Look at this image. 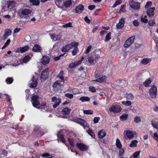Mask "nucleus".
<instances>
[{
    "mask_svg": "<svg viewBox=\"0 0 158 158\" xmlns=\"http://www.w3.org/2000/svg\"><path fill=\"white\" fill-rule=\"evenodd\" d=\"M29 83V86L31 88L36 87L38 84L36 80H30Z\"/></svg>",
    "mask_w": 158,
    "mask_h": 158,
    "instance_id": "obj_19",
    "label": "nucleus"
},
{
    "mask_svg": "<svg viewBox=\"0 0 158 158\" xmlns=\"http://www.w3.org/2000/svg\"><path fill=\"white\" fill-rule=\"evenodd\" d=\"M138 143V141L137 140H133L131 142L129 147L131 148L135 147L137 146Z\"/></svg>",
    "mask_w": 158,
    "mask_h": 158,
    "instance_id": "obj_34",
    "label": "nucleus"
},
{
    "mask_svg": "<svg viewBox=\"0 0 158 158\" xmlns=\"http://www.w3.org/2000/svg\"><path fill=\"white\" fill-rule=\"evenodd\" d=\"M64 73V72L63 71H61L58 75V77H59L60 79H64V77L63 74Z\"/></svg>",
    "mask_w": 158,
    "mask_h": 158,
    "instance_id": "obj_50",
    "label": "nucleus"
},
{
    "mask_svg": "<svg viewBox=\"0 0 158 158\" xmlns=\"http://www.w3.org/2000/svg\"><path fill=\"white\" fill-rule=\"evenodd\" d=\"M55 3L58 7L62 8L64 0H54Z\"/></svg>",
    "mask_w": 158,
    "mask_h": 158,
    "instance_id": "obj_21",
    "label": "nucleus"
},
{
    "mask_svg": "<svg viewBox=\"0 0 158 158\" xmlns=\"http://www.w3.org/2000/svg\"><path fill=\"white\" fill-rule=\"evenodd\" d=\"M31 58L29 55H27L25 56L22 60H19L20 63L23 64V63H26Z\"/></svg>",
    "mask_w": 158,
    "mask_h": 158,
    "instance_id": "obj_22",
    "label": "nucleus"
},
{
    "mask_svg": "<svg viewBox=\"0 0 158 158\" xmlns=\"http://www.w3.org/2000/svg\"><path fill=\"white\" fill-rule=\"evenodd\" d=\"M134 36H131L128 38L125 41L124 44V48H129L134 42Z\"/></svg>",
    "mask_w": 158,
    "mask_h": 158,
    "instance_id": "obj_8",
    "label": "nucleus"
},
{
    "mask_svg": "<svg viewBox=\"0 0 158 158\" xmlns=\"http://www.w3.org/2000/svg\"><path fill=\"white\" fill-rule=\"evenodd\" d=\"M121 110V106L117 105H112L109 108V110L110 112H113L114 113L119 112Z\"/></svg>",
    "mask_w": 158,
    "mask_h": 158,
    "instance_id": "obj_7",
    "label": "nucleus"
},
{
    "mask_svg": "<svg viewBox=\"0 0 158 158\" xmlns=\"http://www.w3.org/2000/svg\"><path fill=\"white\" fill-rule=\"evenodd\" d=\"M72 4L71 0H67L64 2L62 6L66 8L69 7Z\"/></svg>",
    "mask_w": 158,
    "mask_h": 158,
    "instance_id": "obj_23",
    "label": "nucleus"
},
{
    "mask_svg": "<svg viewBox=\"0 0 158 158\" xmlns=\"http://www.w3.org/2000/svg\"><path fill=\"white\" fill-rule=\"evenodd\" d=\"M87 131L88 134L92 138H95V135L94 133L91 130H87Z\"/></svg>",
    "mask_w": 158,
    "mask_h": 158,
    "instance_id": "obj_42",
    "label": "nucleus"
},
{
    "mask_svg": "<svg viewBox=\"0 0 158 158\" xmlns=\"http://www.w3.org/2000/svg\"><path fill=\"white\" fill-rule=\"evenodd\" d=\"M100 119V118L98 117H95L93 120V121L94 123H96L98 122L99 120Z\"/></svg>",
    "mask_w": 158,
    "mask_h": 158,
    "instance_id": "obj_62",
    "label": "nucleus"
},
{
    "mask_svg": "<svg viewBox=\"0 0 158 158\" xmlns=\"http://www.w3.org/2000/svg\"><path fill=\"white\" fill-rule=\"evenodd\" d=\"M21 11H19L18 13V15L20 18L23 17V15H28L31 14L32 11L31 10L28 9L20 10Z\"/></svg>",
    "mask_w": 158,
    "mask_h": 158,
    "instance_id": "obj_5",
    "label": "nucleus"
},
{
    "mask_svg": "<svg viewBox=\"0 0 158 158\" xmlns=\"http://www.w3.org/2000/svg\"><path fill=\"white\" fill-rule=\"evenodd\" d=\"M50 36L51 39L55 41L60 40L61 38V35H60L55 33L53 34H51Z\"/></svg>",
    "mask_w": 158,
    "mask_h": 158,
    "instance_id": "obj_17",
    "label": "nucleus"
},
{
    "mask_svg": "<svg viewBox=\"0 0 158 158\" xmlns=\"http://www.w3.org/2000/svg\"><path fill=\"white\" fill-rule=\"evenodd\" d=\"M40 3V1L39 0H35V1L34 2L33 5L34 6H38Z\"/></svg>",
    "mask_w": 158,
    "mask_h": 158,
    "instance_id": "obj_63",
    "label": "nucleus"
},
{
    "mask_svg": "<svg viewBox=\"0 0 158 158\" xmlns=\"http://www.w3.org/2000/svg\"><path fill=\"white\" fill-rule=\"evenodd\" d=\"M128 118V115L127 114H125L124 115H122L120 117V119L121 121H125Z\"/></svg>",
    "mask_w": 158,
    "mask_h": 158,
    "instance_id": "obj_47",
    "label": "nucleus"
},
{
    "mask_svg": "<svg viewBox=\"0 0 158 158\" xmlns=\"http://www.w3.org/2000/svg\"><path fill=\"white\" fill-rule=\"evenodd\" d=\"M70 111V110L67 107L64 109L62 111V114L64 115H68L69 114Z\"/></svg>",
    "mask_w": 158,
    "mask_h": 158,
    "instance_id": "obj_26",
    "label": "nucleus"
},
{
    "mask_svg": "<svg viewBox=\"0 0 158 158\" xmlns=\"http://www.w3.org/2000/svg\"><path fill=\"white\" fill-rule=\"evenodd\" d=\"M20 52L23 53L27 51L29 49V47L28 46H26L23 47H20Z\"/></svg>",
    "mask_w": 158,
    "mask_h": 158,
    "instance_id": "obj_29",
    "label": "nucleus"
},
{
    "mask_svg": "<svg viewBox=\"0 0 158 158\" xmlns=\"http://www.w3.org/2000/svg\"><path fill=\"white\" fill-rule=\"evenodd\" d=\"M79 100L82 102H84L89 101L90 100V99L88 97L82 96L80 98Z\"/></svg>",
    "mask_w": 158,
    "mask_h": 158,
    "instance_id": "obj_31",
    "label": "nucleus"
},
{
    "mask_svg": "<svg viewBox=\"0 0 158 158\" xmlns=\"http://www.w3.org/2000/svg\"><path fill=\"white\" fill-rule=\"evenodd\" d=\"M122 103L123 104L127 106H130L131 104V102L129 101H123L122 102Z\"/></svg>",
    "mask_w": 158,
    "mask_h": 158,
    "instance_id": "obj_43",
    "label": "nucleus"
},
{
    "mask_svg": "<svg viewBox=\"0 0 158 158\" xmlns=\"http://www.w3.org/2000/svg\"><path fill=\"white\" fill-rule=\"evenodd\" d=\"M126 135L128 138L130 139H132L134 137V134L133 132L129 130L126 131Z\"/></svg>",
    "mask_w": 158,
    "mask_h": 158,
    "instance_id": "obj_24",
    "label": "nucleus"
},
{
    "mask_svg": "<svg viewBox=\"0 0 158 158\" xmlns=\"http://www.w3.org/2000/svg\"><path fill=\"white\" fill-rule=\"evenodd\" d=\"M76 145L78 148L81 151H86L88 150V147L83 143H78Z\"/></svg>",
    "mask_w": 158,
    "mask_h": 158,
    "instance_id": "obj_12",
    "label": "nucleus"
},
{
    "mask_svg": "<svg viewBox=\"0 0 158 158\" xmlns=\"http://www.w3.org/2000/svg\"><path fill=\"white\" fill-rule=\"evenodd\" d=\"M41 62L44 65H46L49 63L50 61V58L49 56H44L41 59Z\"/></svg>",
    "mask_w": 158,
    "mask_h": 158,
    "instance_id": "obj_13",
    "label": "nucleus"
},
{
    "mask_svg": "<svg viewBox=\"0 0 158 158\" xmlns=\"http://www.w3.org/2000/svg\"><path fill=\"white\" fill-rule=\"evenodd\" d=\"M84 9V6L83 5L80 4L76 6V8L73 10V11L75 13H78L80 12H81Z\"/></svg>",
    "mask_w": 158,
    "mask_h": 158,
    "instance_id": "obj_15",
    "label": "nucleus"
},
{
    "mask_svg": "<svg viewBox=\"0 0 158 158\" xmlns=\"http://www.w3.org/2000/svg\"><path fill=\"white\" fill-rule=\"evenodd\" d=\"M95 78H98V79H106V77L105 76H103L101 77H99L100 76L98 74H96L95 75Z\"/></svg>",
    "mask_w": 158,
    "mask_h": 158,
    "instance_id": "obj_52",
    "label": "nucleus"
},
{
    "mask_svg": "<svg viewBox=\"0 0 158 158\" xmlns=\"http://www.w3.org/2000/svg\"><path fill=\"white\" fill-rule=\"evenodd\" d=\"M155 8L152 7L148 9L147 10V15L149 16H153L154 15V11Z\"/></svg>",
    "mask_w": 158,
    "mask_h": 158,
    "instance_id": "obj_20",
    "label": "nucleus"
},
{
    "mask_svg": "<svg viewBox=\"0 0 158 158\" xmlns=\"http://www.w3.org/2000/svg\"><path fill=\"white\" fill-rule=\"evenodd\" d=\"M130 6L135 10H139L140 8V4L138 2H135L133 0L129 1Z\"/></svg>",
    "mask_w": 158,
    "mask_h": 158,
    "instance_id": "obj_6",
    "label": "nucleus"
},
{
    "mask_svg": "<svg viewBox=\"0 0 158 158\" xmlns=\"http://www.w3.org/2000/svg\"><path fill=\"white\" fill-rule=\"evenodd\" d=\"M91 48H92V47H91V45L87 47L86 49V50H85V54H87V53H89V52Z\"/></svg>",
    "mask_w": 158,
    "mask_h": 158,
    "instance_id": "obj_54",
    "label": "nucleus"
},
{
    "mask_svg": "<svg viewBox=\"0 0 158 158\" xmlns=\"http://www.w3.org/2000/svg\"><path fill=\"white\" fill-rule=\"evenodd\" d=\"M106 135V132L103 130H100L98 133V136L100 139H102Z\"/></svg>",
    "mask_w": 158,
    "mask_h": 158,
    "instance_id": "obj_25",
    "label": "nucleus"
},
{
    "mask_svg": "<svg viewBox=\"0 0 158 158\" xmlns=\"http://www.w3.org/2000/svg\"><path fill=\"white\" fill-rule=\"evenodd\" d=\"M72 48L73 46L70 44H67L62 47L61 51L64 52H67Z\"/></svg>",
    "mask_w": 158,
    "mask_h": 158,
    "instance_id": "obj_18",
    "label": "nucleus"
},
{
    "mask_svg": "<svg viewBox=\"0 0 158 158\" xmlns=\"http://www.w3.org/2000/svg\"><path fill=\"white\" fill-rule=\"evenodd\" d=\"M155 23V21L154 20H150L148 22V24L150 26H153Z\"/></svg>",
    "mask_w": 158,
    "mask_h": 158,
    "instance_id": "obj_59",
    "label": "nucleus"
},
{
    "mask_svg": "<svg viewBox=\"0 0 158 158\" xmlns=\"http://www.w3.org/2000/svg\"><path fill=\"white\" fill-rule=\"evenodd\" d=\"M68 140L69 142V143L70 145L73 147H74L75 146V145L73 143V139H70V138H69L68 139Z\"/></svg>",
    "mask_w": 158,
    "mask_h": 158,
    "instance_id": "obj_48",
    "label": "nucleus"
},
{
    "mask_svg": "<svg viewBox=\"0 0 158 158\" xmlns=\"http://www.w3.org/2000/svg\"><path fill=\"white\" fill-rule=\"evenodd\" d=\"M78 51L79 49L77 47L75 48V49L72 52V55H75L77 54Z\"/></svg>",
    "mask_w": 158,
    "mask_h": 158,
    "instance_id": "obj_49",
    "label": "nucleus"
},
{
    "mask_svg": "<svg viewBox=\"0 0 158 158\" xmlns=\"http://www.w3.org/2000/svg\"><path fill=\"white\" fill-rule=\"evenodd\" d=\"M92 83H94V85H95L96 83V82L100 83H103L105 82V80H94L92 81Z\"/></svg>",
    "mask_w": 158,
    "mask_h": 158,
    "instance_id": "obj_40",
    "label": "nucleus"
},
{
    "mask_svg": "<svg viewBox=\"0 0 158 158\" xmlns=\"http://www.w3.org/2000/svg\"><path fill=\"white\" fill-rule=\"evenodd\" d=\"M111 38V33L110 32H109L106 35L104 40L105 42H107L109 41Z\"/></svg>",
    "mask_w": 158,
    "mask_h": 158,
    "instance_id": "obj_37",
    "label": "nucleus"
},
{
    "mask_svg": "<svg viewBox=\"0 0 158 158\" xmlns=\"http://www.w3.org/2000/svg\"><path fill=\"white\" fill-rule=\"evenodd\" d=\"M89 89L92 92H95L96 91L95 87L94 86H90L89 87Z\"/></svg>",
    "mask_w": 158,
    "mask_h": 158,
    "instance_id": "obj_55",
    "label": "nucleus"
},
{
    "mask_svg": "<svg viewBox=\"0 0 158 158\" xmlns=\"http://www.w3.org/2000/svg\"><path fill=\"white\" fill-rule=\"evenodd\" d=\"M124 151L123 149H121L119 151V155L120 156H123L124 155Z\"/></svg>",
    "mask_w": 158,
    "mask_h": 158,
    "instance_id": "obj_61",
    "label": "nucleus"
},
{
    "mask_svg": "<svg viewBox=\"0 0 158 158\" xmlns=\"http://www.w3.org/2000/svg\"><path fill=\"white\" fill-rule=\"evenodd\" d=\"M41 156L45 158H51L54 156V155H50L48 153H45L41 155Z\"/></svg>",
    "mask_w": 158,
    "mask_h": 158,
    "instance_id": "obj_27",
    "label": "nucleus"
},
{
    "mask_svg": "<svg viewBox=\"0 0 158 158\" xmlns=\"http://www.w3.org/2000/svg\"><path fill=\"white\" fill-rule=\"evenodd\" d=\"M73 47H74L75 48L77 47V46L78 45V43L76 42H72L71 44H70Z\"/></svg>",
    "mask_w": 158,
    "mask_h": 158,
    "instance_id": "obj_57",
    "label": "nucleus"
},
{
    "mask_svg": "<svg viewBox=\"0 0 158 158\" xmlns=\"http://www.w3.org/2000/svg\"><path fill=\"white\" fill-rule=\"evenodd\" d=\"M65 80H58L55 82L53 85V90L55 92L58 91L64 84Z\"/></svg>",
    "mask_w": 158,
    "mask_h": 158,
    "instance_id": "obj_2",
    "label": "nucleus"
},
{
    "mask_svg": "<svg viewBox=\"0 0 158 158\" xmlns=\"http://www.w3.org/2000/svg\"><path fill=\"white\" fill-rule=\"evenodd\" d=\"M133 23L135 27L138 26L139 24V22L137 20L135 19L133 22Z\"/></svg>",
    "mask_w": 158,
    "mask_h": 158,
    "instance_id": "obj_53",
    "label": "nucleus"
},
{
    "mask_svg": "<svg viewBox=\"0 0 158 158\" xmlns=\"http://www.w3.org/2000/svg\"><path fill=\"white\" fill-rule=\"evenodd\" d=\"M10 42V39H8V40H7L6 42L4 44V45L2 47V49H3L4 48H6V47H7L9 45V44Z\"/></svg>",
    "mask_w": 158,
    "mask_h": 158,
    "instance_id": "obj_45",
    "label": "nucleus"
},
{
    "mask_svg": "<svg viewBox=\"0 0 158 158\" xmlns=\"http://www.w3.org/2000/svg\"><path fill=\"white\" fill-rule=\"evenodd\" d=\"M84 59V57H82L79 60L74 62H72L71 63L69 64V67L71 69L75 68L76 66H78L81 64V63L82 62L83 60Z\"/></svg>",
    "mask_w": 158,
    "mask_h": 158,
    "instance_id": "obj_11",
    "label": "nucleus"
},
{
    "mask_svg": "<svg viewBox=\"0 0 158 158\" xmlns=\"http://www.w3.org/2000/svg\"><path fill=\"white\" fill-rule=\"evenodd\" d=\"M153 137L156 141L158 140V135L157 133H154Z\"/></svg>",
    "mask_w": 158,
    "mask_h": 158,
    "instance_id": "obj_64",
    "label": "nucleus"
},
{
    "mask_svg": "<svg viewBox=\"0 0 158 158\" xmlns=\"http://www.w3.org/2000/svg\"><path fill=\"white\" fill-rule=\"evenodd\" d=\"M88 62L89 63L90 65H94L95 63H94L95 60L94 59V58L92 56H90L88 58Z\"/></svg>",
    "mask_w": 158,
    "mask_h": 158,
    "instance_id": "obj_32",
    "label": "nucleus"
},
{
    "mask_svg": "<svg viewBox=\"0 0 158 158\" xmlns=\"http://www.w3.org/2000/svg\"><path fill=\"white\" fill-rule=\"evenodd\" d=\"M48 69V68H47L42 72L40 79H47L48 78L49 73Z\"/></svg>",
    "mask_w": 158,
    "mask_h": 158,
    "instance_id": "obj_9",
    "label": "nucleus"
},
{
    "mask_svg": "<svg viewBox=\"0 0 158 158\" xmlns=\"http://www.w3.org/2000/svg\"><path fill=\"white\" fill-rule=\"evenodd\" d=\"M15 3V1H10L8 3V8L9 9L12 8L14 6Z\"/></svg>",
    "mask_w": 158,
    "mask_h": 158,
    "instance_id": "obj_35",
    "label": "nucleus"
},
{
    "mask_svg": "<svg viewBox=\"0 0 158 158\" xmlns=\"http://www.w3.org/2000/svg\"><path fill=\"white\" fill-rule=\"evenodd\" d=\"M32 51L34 52H41L42 51V48L39 45L35 44L32 48Z\"/></svg>",
    "mask_w": 158,
    "mask_h": 158,
    "instance_id": "obj_14",
    "label": "nucleus"
},
{
    "mask_svg": "<svg viewBox=\"0 0 158 158\" xmlns=\"http://www.w3.org/2000/svg\"><path fill=\"white\" fill-rule=\"evenodd\" d=\"M134 121L136 123H138L140 121V118L139 117L137 116L134 118Z\"/></svg>",
    "mask_w": 158,
    "mask_h": 158,
    "instance_id": "obj_60",
    "label": "nucleus"
},
{
    "mask_svg": "<svg viewBox=\"0 0 158 158\" xmlns=\"http://www.w3.org/2000/svg\"><path fill=\"white\" fill-rule=\"evenodd\" d=\"M63 27L64 28L73 27L72 23L71 22H69L63 25Z\"/></svg>",
    "mask_w": 158,
    "mask_h": 158,
    "instance_id": "obj_44",
    "label": "nucleus"
},
{
    "mask_svg": "<svg viewBox=\"0 0 158 158\" xmlns=\"http://www.w3.org/2000/svg\"><path fill=\"white\" fill-rule=\"evenodd\" d=\"M140 151H139L135 152L133 154V156L130 157V158H139V155Z\"/></svg>",
    "mask_w": 158,
    "mask_h": 158,
    "instance_id": "obj_33",
    "label": "nucleus"
},
{
    "mask_svg": "<svg viewBox=\"0 0 158 158\" xmlns=\"http://www.w3.org/2000/svg\"><path fill=\"white\" fill-rule=\"evenodd\" d=\"M39 99V97L36 95L32 97L31 102L33 106L38 109H43L46 110L47 109V107L45 103H44L40 106V102L38 101Z\"/></svg>",
    "mask_w": 158,
    "mask_h": 158,
    "instance_id": "obj_1",
    "label": "nucleus"
},
{
    "mask_svg": "<svg viewBox=\"0 0 158 158\" xmlns=\"http://www.w3.org/2000/svg\"><path fill=\"white\" fill-rule=\"evenodd\" d=\"M40 77V75L38 74L37 73H35V75H33L32 79H38Z\"/></svg>",
    "mask_w": 158,
    "mask_h": 158,
    "instance_id": "obj_58",
    "label": "nucleus"
},
{
    "mask_svg": "<svg viewBox=\"0 0 158 158\" xmlns=\"http://www.w3.org/2000/svg\"><path fill=\"white\" fill-rule=\"evenodd\" d=\"M152 81L151 80H146L143 83V85L146 87H149L150 86V84Z\"/></svg>",
    "mask_w": 158,
    "mask_h": 158,
    "instance_id": "obj_30",
    "label": "nucleus"
},
{
    "mask_svg": "<svg viewBox=\"0 0 158 158\" xmlns=\"http://www.w3.org/2000/svg\"><path fill=\"white\" fill-rule=\"evenodd\" d=\"M65 96L69 98L72 99L73 97V95L71 94L67 93L65 94Z\"/></svg>",
    "mask_w": 158,
    "mask_h": 158,
    "instance_id": "obj_56",
    "label": "nucleus"
},
{
    "mask_svg": "<svg viewBox=\"0 0 158 158\" xmlns=\"http://www.w3.org/2000/svg\"><path fill=\"white\" fill-rule=\"evenodd\" d=\"M74 121L85 127H88L89 126L87 122L83 119L80 118H77L74 119Z\"/></svg>",
    "mask_w": 158,
    "mask_h": 158,
    "instance_id": "obj_10",
    "label": "nucleus"
},
{
    "mask_svg": "<svg viewBox=\"0 0 158 158\" xmlns=\"http://www.w3.org/2000/svg\"><path fill=\"white\" fill-rule=\"evenodd\" d=\"M152 4V2H151L148 1L147 2L145 6V8H149L150 6H151Z\"/></svg>",
    "mask_w": 158,
    "mask_h": 158,
    "instance_id": "obj_51",
    "label": "nucleus"
},
{
    "mask_svg": "<svg viewBox=\"0 0 158 158\" xmlns=\"http://www.w3.org/2000/svg\"><path fill=\"white\" fill-rule=\"evenodd\" d=\"M125 97L128 99L133 100L134 98V95L131 93H127L125 95Z\"/></svg>",
    "mask_w": 158,
    "mask_h": 158,
    "instance_id": "obj_28",
    "label": "nucleus"
},
{
    "mask_svg": "<svg viewBox=\"0 0 158 158\" xmlns=\"http://www.w3.org/2000/svg\"><path fill=\"white\" fill-rule=\"evenodd\" d=\"M157 91L156 87L153 85L149 90V95L152 98H155L157 95Z\"/></svg>",
    "mask_w": 158,
    "mask_h": 158,
    "instance_id": "obj_4",
    "label": "nucleus"
},
{
    "mask_svg": "<svg viewBox=\"0 0 158 158\" xmlns=\"http://www.w3.org/2000/svg\"><path fill=\"white\" fill-rule=\"evenodd\" d=\"M125 21L123 18H122L119 20V23L116 25V27L118 29H121L124 26Z\"/></svg>",
    "mask_w": 158,
    "mask_h": 158,
    "instance_id": "obj_16",
    "label": "nucleus"
},
{
    "mask_svg": "<svg viewBox=\"0 0 158 158\" xmlns=\"http://www.w3.org/2000/svg\"><path fill=\"white\" fill-rule=\"evenodd\" d=\"M83 111L84 113L86 114H91L93 113V111L91 110H85Z\"/></svg>",
    "mask_w": 158,
    "mask_h": 158,
    "instance_id": "obj_41",
    "label": "nucleus"
},
{
    "mask_svg": "<svg viewBox=\"0 0 158 158\" xmlns=\"http://www.w3.org/2000/svg\"><path fill=\"white\" fill-rule=\"evenodd\" d=\"M152 125L154 128L158 130V123L157 122L152 121Z\"/></svg>",
    "mask_w": 158,
    "mask_h": 158,
    "instance_id": "obj_36",
    "label": "nucleus"
},
{
    "mask_svg": "<svg viewBox=\"0 0 158 158\" xmlns=\"http://www.w3.org/2000/svg\"><path fill=\"white\" fill-rule=\"evenodd\" d=\"M116 145L117 147L118 148H121L122 147L120 141L118 139H116Z\"/></svg>",
    "mask_w": 158,
    "mask_h": 158,
    "instance_id": "obj_39",
    "label": "nucleus"
},
{
    "mask_svg": "<svg viewBox=\"0 0 158 158\" xmlns=\"http://www.w3.org/2000/svg\"><path fill=\"white\" fill-rule=\"evenodd\" d=\"M149 62V59L148 58H143L141 60L142 64H147Z\"/></svg>",
    "mask_w": 158,
    "mask_h": 158,
    "instance_id": "obj_46",
    "label": "nucleus"
},
{
    "mask_svg": "<svg viewBox=\"0 0 158 158\" xmlns=\"http://www.w3.org/2000/svg\"><path fill=\"white\" fill-rule=\"evenodd\" d=\"M122 2V0H117L114 4L113 5L112 7L114 8L116 7L117 6L120 5Z\"/></svg>",
    "mask_w": 158,
    "mask_h": 158,
    "instance_id": "obj_38",
    "label": "nucleus"
},
{
    "mask_svg": "<svg viewBox=\"0 0 158 158\" xmlns=\"http://www.w3.org/2000/svg\"><path fill=\"white\" fill-rule=\"evenodd\" d=\"M61 99L60 97L57 98L56 97H53L52 98L51 102H52L53 108H56L61 102Z\"/></svg>",
    "mask_w": 158,
    "mask_h": 158,
    "instance_id": "obj_3",
    "label": "nucleus"
}]
</instances>
